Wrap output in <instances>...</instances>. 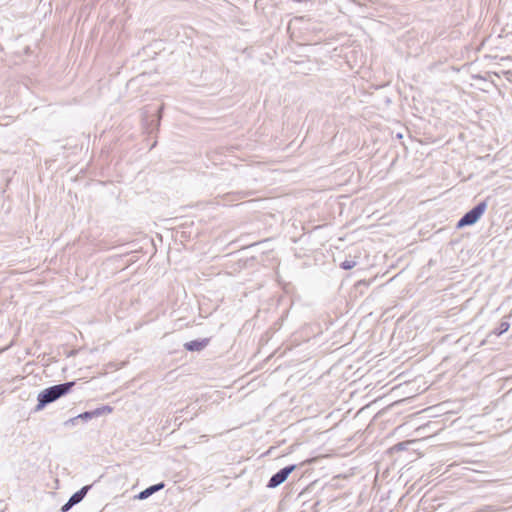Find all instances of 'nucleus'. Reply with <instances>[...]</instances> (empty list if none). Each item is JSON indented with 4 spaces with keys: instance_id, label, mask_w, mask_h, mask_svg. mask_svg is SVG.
Wrapping results in <instances>:
<instances>
[{
    "instance_id": "obj_10",
    "label": "nucleus",
    "mask_w": 512,
    "mask_h": 512,
    "mask_svg": "<svg viewBox=\"0 0 512 512\" xmlns=\"http://www.w3.org/2000/svg\"><path fill=\"white\" fill-rule=\"evenodd\" d=\"M94 414H95V412H85V413L79 415V417L83 418V419H90Z\"/></svg>"
},
{
    "instance_id": "obj_7",
    "label": "nucleus",
    "mask_w": 512,
    "mask_h": 512,
    "mask_svg": "<svg viewBox=\"0 0 512 512\" xmlns=\"http://www.w3.org/2000/svg\"><path fill=\"white\" fill-rule=\"evenodd\" d=\"M184 347L189 351H200L205 347V342L190 341V342L185 343Z\"/></svg>"
},
{
    "instance_id": "obj_1",
    "label": "nucleus",
    "mask_w": 512,
    "mask_h": 512,
    "mask_svg": "<svg viewBox=\"0 0 512 512\" xmlns=\"http://www.w3.org/2000/svg\"><path fill=\"white\" fill-rule=\"evenodd\" d=\"M74 384L75 382H66L63 384L51 386L41 391L38 395L37 410L42 409L47 404H50L67 394L74 386Z\"/></svg>"
},
{
    "instance_id": "obj_5",
    "label": "nucleus",
    "mask_w": 512,
    "mask_h": 512,
    "mask_svg": "<svg viewBox=\"0 0 512 512\" xmlns=\"http://www.w3.org/2000/svg\"><path fill=\"white\" fill-rule=\"evenodd\" d=\"M163 488H164V483H158V484L152 485V486L146 488L145 490L141 491L138 495H136L135 499H138V500L147 499L152 494L160 491Z\"/></svg>"
},
{
    "instance_id": "obj_9",
    "label": "nucleus",
    "mask_w": 512,
    "mask_h": 512,
    "mask_svg": "<svg viewBox=\"0 0 512 512\" xmlns=\"http://www.w3.org/2000/svg\"><path fill=\"white\" fill-rule=\"evenodd\" d=\"M74 505L71 504L70 500H68L67 503H65L62 507H61V512H67L69 509H71Z\"/></svg>"
},
{
    "instance_id": "obj_4",
    "label": "nucleus",
    "mask_w": 512,
    "mask_h": 512,
    "mask_svg": "<svg viewBox=\"0 0 512 512\" xmlns=\"http://www.w3.org/2000/svg\"><path fill=\"white\" fill-rule=\"evenodd\" d=\"M295 469L294 465L287 466L282 468L280 471H278L276 474H274L269 482L268 487L275 488L279 485H281L289 476V474Z\"/></svg>"
},
{
    "instance_id": "obj_3",
    "label": "nucleus",
    "mask_w": 512,
    "mask_h": 512,
    "mask_svg": "<svg viewBox=\"0 0 512 512\" xmlns=\"http://www.w3.org/2000/svg\"><path fill=\"white\" fill-rule=\"evenodd\" d=\"M161 110H162V107L158 108L157 110H154L151 113V115H148L150 112L148 109H146L143 112L144 119L146 122V128L149 131V133H151L154 129L158 128L160 119H161V114H160Z\"/></svg>"
},
{
    "instance_id": "obj_11",
    "label": "nucleus",
    "mask_w": 512,
    "mask_h": 512,
    "mask_svg": "<svg viewBox=\"0 0 512 512\" xmlns=\"http://www.w3.org/2000/svg\"><path fill=\"white\" fill-rule=\"evenodd\" d=\"M341 267H342L343 269H346V270H347V269H351V268H352V264H351V262H350V261L345 260L344 262H342Z\"/></svg>"
},
{
    "instance_id": "obj_8",
    "label": "nucleus",
    "mask_w": 512,
    "mask_h": 512,
    "mask_svg": "<svg viewBox=\"0 0 512 512\" xmlns=\"http://www.w3.org/2000/svg\"><path fill=\"white\" fill-rule=\"evenodd\" d=\"M510 327V324L506 321H503L499 324L498 328L494 331L496 335H502L503 333L507 332Z\"/></svg>"
},
{
    "instance_id": "obj_6",
    "label": "nucleus",
    "mask_w": 512,
    "mask_h": 512,
    "mask_svg": "<svg viewBox=\"0 0 512 512\" xmlns=\"http://www.w3.org/2000/svg\"><path fill=\"white\" fill-rule=\"evenodd\" d=\"M89 489V486H84L83 488H81L79 491H77L76 493H74L71 497H70V502L71 504L73 505H76L78 504L79 502L82 501V499L84 498V496L86 495L87 491Z\"/></svg>"
},
{
    "instance_id": "obj_2",
    "label": "nucleus",
    "mask_w": 512,
    "mask_h": 512,
    "mask_svg": "<svg viewBox=\"0 0 512 512\" xmlns=\"http://www.w3.org/2000/svg\"><path fill=\"white\" fill-rule=\"evenodd\" d=\"M486 208L487 204L485 201L478 203L475 207H473L470 211L462 216V218L457 223V227L462 228L475 224L483 215Z\"/></svg>"
}]
</instances>
